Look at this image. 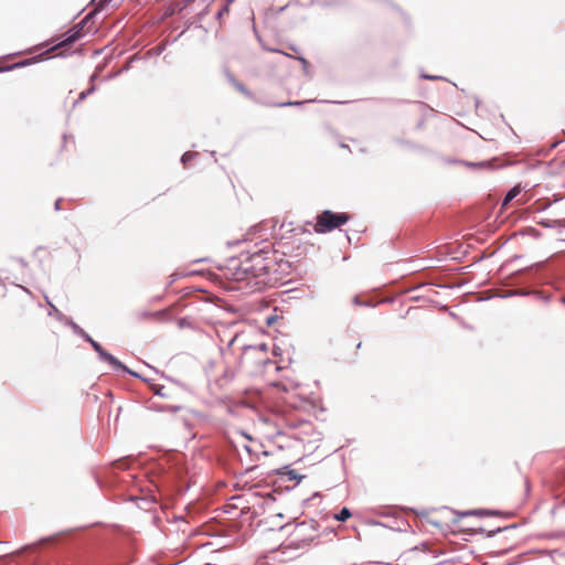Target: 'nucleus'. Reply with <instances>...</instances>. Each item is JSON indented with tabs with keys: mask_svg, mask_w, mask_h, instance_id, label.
<instances>
[{
	"mask_svg": "<svg viewBox=\"0 0 565 565\" xmlns=\"http://www.w3.org/2000/svg\"><path fill=\"white\" fill-rule=\"evenodd\" d=\"M280 230L281 231L285 230V232H292L296 235L303 234V233H310L309 230H307L305 226L292 227V223H285V222L280 225Z\"/></svg>",
	"mask_w": 565,
	"mask_h": 565,
	"instance_id": "7",
	"label": "nucleus"
},
{
	"mask_svg": "<svg viewBox=\"0 0 565 565\" xmlns=\"http://www.w3.org/2000/svg\"><path fill=\"white\" fill-rule=\"evenodd\" d=\"M351 516V512L348 508H343L339 514L335 515L338 521H347Z\"/></svg>",
	"mask_w": 565,
	"mask_h": 565,
	"instance_id": "8",
	"label": "nucleus"
},
{
	"mask_svg": "<svg viewBox=\"0 0 565 565\" xmlns=\"http://www.w3.org/2000/svg\"><path fill=\"white\" fill-rule=\"evenodd\" d=\"M55 207H56V210H58V209H60V201H56V203H55Z\"/></svg>",
	"mask_w": 565,
	"mask_h": 565,
	"instance_id": "15",
	"label": "nucleus"
},
{
	"mask_svg": "<svg viewBox=\"0 0 565 565\" xmlns=\"http://www.w3.org/2000/svg\"><path fill=\"white\" fill-rule=\"evenodd\" d=\"M521 191H522V186L521 184H516L515 186H513L505 195V198L503 199V202H502V205H501V209H507L509 206V204L515 199L518 198L520 194H521Z\"/></svg>",
	"mask_w": 565,
	"mask_h": 565,
	"instance_id": "6",
	"label": "nucleus"
},
{
	"mask_svg": "<svg viewBox=\"0 0 565 565\" xmlns=\"http://www.w3.org/2000/svg\"><path fill=\"white\" fill-rule=\"evenodd\" d=\"M233 279L245 281L253 290L281 284L291 273V265L277 250H258L233 267Z\"/></svg>",
	"mask_w": 565,
	"mask_h": 565,
	"instance_id": "1",
	"label": "nucleus"
},
{
	"mask_svg": "<svg viewBox=\"0 0 565 565\" xmlns=\"http://www.w3.org/2000/svg\"><path fill=\"white\" fill-rule=\"evenodd\" d=\"M275 320H276V318H275V317H268V318L266 319V323H267V326H273V324H274V322H275Z\"/></svg>",
	"mask_w": 565,
	"mask_h": 565,
	"instance_id": "12",
	"label": "nucleus"
},
{
	"mask_svg": "<svg viewBox=\"0 0 565 565\" xmlns=\"http://www.w3.org/2000/svg\"><path fill=\"white\" fill-rule=\"evenodd\" d=\"M298 61H300V62H301V64H302V66H303V68H305V70H307V68L309 67V62H308L306 58H303V57H298Z\"/></svg>",
	"mask_w": 565,
	"mask_h": 565,
	"instance_id": "11",
	"label": "nucleus"
},
{
	"mask_svg": "<svg viewBox=\"0 0 565 565\" xmlns=\"http://www.w3.org/2000/svg\"><path fill=\"white\" fill-rule=\"evenodd\" d=\"M192 153L191 152H185L183 156H182V161L185 163L186 161H190V159L192 158Z\"/></svg>",
	"mask_w": 565,
	"mask_h": 565,
	"instance_id": "10",
	"label": "nucleus"
},
{
	"mask_svg": "<svg viewBox=\"0 0 565 565\" xmlns=\"http://www.w3.org/2000/svg\"><path fill=\"white\" fill-rule=\"evenodd\" d=\"M350 220L347 213H334L326 210L317 215V222L313 225L316 233H328L335 228L341 227Z\"/></svg>",
	"mask_w": 565,
	"mask_h": 565,
	"instance_id": "2",
	"label": "nucleus"
},
{
	"mask_svg": "<svg viewBox=\"0 0 565 565\" xmlns=\"http://www.w3.org/2000/svg\"><path fill=\"white\" fill-rule=\"evenodd\" d=\"M300 104H301V103H299V102H296V103H291V102H289V103L280 104V106H294V105H300Z\"/></svg>",
	"mask_w": 565,
	"mask_h": 565,
	"instance_id": "13",
	"label": "nucleus"
},
{
	"mask_svg": "<svg viewBox=\"0 0 565 565\" xmlns=\"http://www.w3.org/2000/svg\"><path fill=\"white\" fill-rule=\"evenodd\" d=\"M88 341L104 361L108 362L115 367L125 369V366L115 356L105 351L98 342L94 341L92 338H88Z\"/></svg>",
	"mask_w": 565,
	"mask_h": 565,
	"instance_id": "5",
	"label": "nucleus"
},
{
	"mask_svg": "<svg viewBox=\"0 0 565 565\" xmlns=\"http://www.w3.org/2000/svg\"><path fill=\"white\" fill-rule=\"evenodd\" d=\"M527 196L525 194L521 195L518 200H516V203L515 205L516 206H520V205H523L527 202Z\"/></svg>",
	"mask_w": 565,
	"mask_h": 565,
	"instance_id": "9",
	"label": "nucleus"
},
{
	"mask_svg": "<svg viewBox=\"0 0 565 565\" xmlns=\"http://www.w3.org/2000/svg\"><path fill=\"white\" fill-rule=\"evenodd\" d=\"M79 36H81L79 32H75L72 35L67 36L62 42L57 43L56 45H54L51 49H49L47 51H45L44 53H42V54H40L38 56H34V57L28 58L25 61H22V62H19V63H14L12 65H4L3 61L0 60V72L11 71L13 68L31 65L33 63L42 61L43 58H46V57L51 56L57 50L72 45L74 42H76L79 39Z\"/></svg>",
	"mask_w": 565,
	"mask_h": 565,
	"instance_id": "4",
	"label": "nucleus"
},
{
	"mask_svg": "<svg viewBox=\"0 0 565 565\" xmlns=\"http://www.w3.org/2000/svg\"><path fill=\"white\" fill-rule=\"evenodd\" d=\"M110 1H111V0H100V3H102V4H105V3H108V2H110Z\"/></svg>",
	"mask_w": 565,
	"mask_h": 565,
	"instance_id": "14",
	"label": "nucleus"
},
{
	"mask_svg": "<svg viewBox=\"0 0 565 565\" xmlns=\"http://www.w3.org/2000/svg\"><path fill=\"white\" fill-rule=\"evenodd\" d=\"M318 537L317 522L313 520L298 523L291 533V543L297 547L310 545Z\"/></svg>",
	"mask_w": 565,
	"mask_h": 565,
	"instance_id": "3",
	"label": "nucleus"
}]
</instances>
